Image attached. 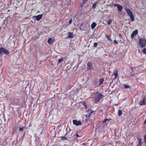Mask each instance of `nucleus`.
Listing matches in <instances>:
<instances>
[{
  "mask_svg": "<svg viewBox=\"0 0 146 146\" xmlns=\"http://www.w3.org/2000/svg\"><path fill=\"white\" fill-rule=\"evenodd\" d=\"M103 95L98 92L95 93L94 100L96 103H98L99 101L103 97Z\"/></svg>",
  "mask_w": 146,
  "mask_h": 146,
  "instance_id": "1",
  "label": "nucleus"
},
{
  "mask_svg": "<svg viewBox=\"0 0 146 146\" xmlns=\"http://www.w3.org/2000/svg\"><path fill=\"white\" fill-rule=\"evenodd\" d=\"M139 44L141 48H143L146 45V38H141L139 39Z\"/></svg>",
  "mask_w": 146,
  "mask_h": 146,
  "instance_id": "2",
  "label": "nucleus"
},
{
  "mask_svg": "<svg viewBox=\"0 0 146 146\" xmlns=\"http://www.w3.org/2000/svg\"><path fill=\"white\" fill-rule=\"evenodd\" d=\"M3 54H9V51L5 48L1 47L0 48V54L3 55Z\"/></svg>",
  "mask_w": 146,
  "mask_h": 146,
  "instance_id": "3",
  "label": "nucleus"
},
{
  "mask_svg": "<svg viewBox=\"0 0 146 146\" xmlns=\"http://www.w3.org/2000/svg\"><path fill=\"white\" fill-rule=\"evenodd\" d=\"M73 123L76 126L81 125L82 124L81 122L80 121H78L76 120H73Z\"/></svg>",
  "mask_w": 146,
  "mask_h": 146,
  "instance_id": "4",
  "label": "nucleus"
},
{
  "mask_svg": "<svg viewBox=\"0 0 146 146\" xmlns=\"http://www.w3.org/2000/svg\"><path fill=\"white\" fill-rule=\"evenodd\" d=\"M146 104V98H144L140 101L139 104L141 106L145 105Z\"/></svg>",
  "mask_w": 146,
  "mask_h": 146,
  "instance_id": "5",
  "label": "nucleus"
},
{
  "mask_svg": "<svg viewBox=\"0 0 146 146\" xmlns=\"http://www.w3.org/2000/svg\"><path fill=\"white\" fill-rule=\"evenodd\" d=\"M138 32L137 30L136 29L132 32L131 36V38H133L134 36L137 34Z\"/></svg>",
  "mask_w": 146,
  "mask_h": 146,
  "instance_id": "6",
  "label": "nucleus"
},
{
  "mask_svg": "<svg viewBox=\"0 0 146 146\" xmlns=\"http://www.w3.org/2000/svg\"><path fill=\"white\" fill-rule=\"evenodd\" d=\"M114 5L115 7H117L118 10L119 11L121 12L122 10L123 7L121 5L117 4H115Z\"/></svg>",
  "mask_w": 146,
  "mask_h": 146,
  "instance_id": "7",
  "label": "nucleus"
},
{
  "mask_svg": "<svg viewBox=\"0 0 146 146\" xmlns=\"http://www.w3.org/2000/svg\"><path fill=\"white\" fill-rule=\"evenodd\" d=\"M87 66L88 67V70H91L92 69V66L91 63L90 62H88L87 64Z\"/></svg>",
  "mask_w": 146,
  "mask_h": 146,
  "instance_id": "8",
  "label": "nucleus"
},
{
  "mask_svg": "<svg viewBox=\"0 0 146 146\" xmlns=\"http://www.w3.org/2000/svg\"><path fill=\"white\" fill-rule=\"evenodd\" d=\"M126 11L127 13L130 16L133 15V13L129 9L126 8Z\"/></svg>",
  "mask_w": 146,
  "mask_h": 146,
  "instance_id": "9",
  "label": "nucleus"
},
{
  "mask_svg": "<svg viewBox=\"0 0 146 146\" xmlns=\"http://www.w3.org/2000/svg\"><path fill=\"white\" fill-rule=\"evenodd\" d=\"M42 14L38 15L37 16H35L34 17L36 19L37 21H38L42 18Z\"/></svg>",
  "mask_w": 146,
  "mask_h": 146,
  "instance_id": "10",
  "label": "nucleus"
},
{
  "mask_svg": "<svg viewBox=\"0 0 146 146\" xmlns=\"http://www.w3.org/2000/svg\"><path fill=\"white\" fill-rule=\"evenodd\" d=\"M93 110H89L88 111V113L86 115V117H89L93 113Z\"/></svg>",
  "mask_w": 146,
  "mask_h": 146,
  "instance_id": "11",
  "label": "nucleus"
},
{
  "mask_svg": "<svg viewBox=\"0 0 146 146\" xmlns=\"http://www.w3.org/2000/svg\"><path fill=\"white\" fill-rule=\"evenodd\" d=\"M113 73L115 76V78H117L118 76V71L117 70H113Z\"/></svg>",
  "mask_w": 146,
  "mask_h": 146,
  "instance_id": "12",
  "label": "nucleus"
},
{
  "mask_svg": "<svg viewBox=\"0 0 146 146\" xmlns=\"http://www.w3.org/2000/svg\"><path fill=\"white\" fill-rule=\"evenodd\" d=\"M96 23L95 22H93L91 25V27L92 29H94L96 26Z\"/></svg>",
  "mask_w": 146,
  "mask_h": 146,
  "instance_id": "13",
  "label": "nucleus"
},
{
  "mask_svg": "<svg viewBox=\"0 0 146 146\" xmlns=\"http://www.w3.org/2000/svg\"><path fill=\"white\" fill-rule=\"evenodd\" d=\"M73 34L72 33L69 32L68 34V36L69 38H72L73 37Z\"/></svg>",
  "mask_w": 146,
  "mask_h": 146,
  "instance_id": "14",
  "label": "nucleus"
},
{
  "mask_svg": "<svg viewBox=\"0 0 146 146\" xmlns=\"http://www.w3.org/2000/svg\"><path fill=\"white\" fill-rule=\"evenodd\" d=\"M109 120L108 119H107L104 121L103 122L104 123H105L106 124H107L109 123Z\"/></svg>",
  "mask_w": 146,
  "mask_h": 146,
  "instance_id": "15",
  "label": "nucleus"
},
{
  "mask_svg": "<svg viewBox=\"0 0 146 146\" xmlns=\"http://www.w3.org/2000/svg\"><path fill=\"white\" fill-rule=\"evenodd\" d=\"M48 42L49 44H51L53 43V42L52 41L51 38H50L48 39Z\"/></svg>",
  "mask_w": 146,
  "mask_h": 146,
  "instance_id": "16",
  "label": "nucleus"
},
{
  "mask_svg": "<svg viewBox=\"0 0 146 146\" xmlns=\"http://www.w3.org/2000/svg\"><path fill=\"white\" fill-rule=\"evenodd\" d=\"M104 80L103 79H101L99 80V86H100L103 83V82L104 81Z\"/></svg>",
  "mask_w": 146,
  "mask_h": 146,
  "instance_id": "17",
  "label": "nucleus"
},
{
  "mask_svg": "<svg viewBox=\"0 0 146 146\" xmlns=\"http://www.w3.org/2000/svg\"><path fill=\"white\" fill-rule=\"evenodd\" d=\"M141 139H139V142L138 144L137 145V146H141Z\"/></svg>",
  "mask_w": 146,
  "mask_h": 146,
  "instance_id": "18",
  "label": "nucleus"
},
{
  "mask_svg": "<svg viewBox=\"0 0 146 146\" xmlns=\"http://www.w3.org/2000/svg\"><path fill=\"white\" fill-rule=\"evenodd\" d=\"M130 17L131 20L132 21H133L134 20V18L133 16V15L129 16Z\"/></svg>",
  "mask_w": 146,
  "mask_h": 146,
  "instance_id": "19",
  "label": "nucleus"
},
{
  "mask_svg": "<svg viewBox=\"0 0 146 146\" xmlns=\"http://www.w3.org/2000/svg\"><path fill=\"white\" fill-rule=\"evenodd\" d=\"M112 22V20L111 19L109 20L108 22V24L109 25H110Z\"/></svg>",
  "mask_w": 146,
  "mask_h": 146,
  "instance_id": "20",
  "label": "nucleus"
},
{
  "mask_svg": "<svg viewBox=\"0 0 146 146\" xmlns=\"http://www.w3.org/2000/svg\"><path fill=\"white\" fill-rule=\"evenodd\" d=\"M97 2H96L95 3L93 4V5L92 7L93 8H95L96 6Z\"/></svg>",
  "mask_w": 146,
  "mask_h": 146,
  "instance_id": "21",
  "label": "nucleus"
},
{
  "mask_svg": "<svg viewBox=\"0 0 146 146\" xmlns=\"http://www.w3.org/2000/svg\"><path fill=\"white\" fill-rule=\"evenodd\" d=\"M122 114V111L120 110H118V115L119 116H120Z\"/></svg>",
  "mask_w": 146,
  "mask_h": 146,
  "instance_id": "22",
  "label": "nucleus"
},
{
  "mask_svg": "<svg viewBox=\"0 0 146 146\" xmlns=\"http://www.w3.org/2000/svg\"><path fill=\"white\" fill-rule=\"evenodd\" d=\"M63 60V58H62L60 59H59L58 60V62L59 63H60Z\"/></svg>",
  "mask_w": 146,
  "mask_h": 146,
  "instance_id": "23",
  "label": "nucleus"
},
{
  "mask_svg": "<svg viewBox=\"0 0 146 146\" xmlns=\"http://www.w3.org/2000/svg\"><path fill=\"white\" fill-rule=\"evenodd\" d=\"M61 139L63 140H66L67 139V138L65 137H62L61 138Z\"/></svg>",
  "mask_w": 146,
  "mask_h": 146,
  "instance_id": "24",
  "label": "nucleus"
},
{
  "mask_svg": "<svg viewBox=\"0 0 146 146\" xmlns=\"http://www.w3.org/2000/svg\"><path fill=\"white\" fill-rule=\"evenodd\" d=\"M123 86L125 88H129V86L128 85L123 84Z\"/></svg>",
  "mask_w": 146,
  "mask_h": 146,
  "instance_id": "25",
  "label": "nucleus"
},
{
  "mask_svg": "<svg viewBox=\"0 0 146 146\" xmlns=\"http://www.w3.org/2000/svg\"><path fill=\"white\" fill-rule=\"evenodd\" d=\"M143 53L146 54V49L144 48L143 50Z\"/></svg>",
  "mask_w": 146,
  "mask_h": 146,
  "instance_id": "26",
  "label": "nucleus"
},
{
  "mask_svg": "<svg viewBox=\"0 0 146 146\" xmlns=\"http://www.w3.org/2000/svg\"><path fill=\"white\" fill-rule=\"evenodd\" d=\"M106 36L107 38H108V39L109 40H111V38H110V37L109 36H108V35H106Z\"/></svg>",
  "mask_w": 146,
  "mask_h": 146,
  "instance_id": "27",
  "label": "nucleus"
},
{
  "mask_svg": "<svg viewBox=\"0 0 146 146\" xmlns=\"http://www.w3.org/2000/svg\"><path fill=\"white\" fill-rule=\"evenodd\" d=\"M98 43L96 42H95L94 43V46L95 47H96L98 45Z\"/></svg>",
  "mask_w": 146,
  "mask_h": 146,
  "instance_id": "28",
  "label": "nucleus"
},
{
  "mask_svg": "<svg viewBox=\"0 0 146 146\" xmlns=\"http://www.w3.org/2000/svg\"><path fill=\"white\" fill-rule=\"evenodd\" d=\"M72 19H70V20H69V24H71L72 23Z\"/></svg>",
  "mask_w": 146,
  "mask_h": 146,
  "instance_id": "29",
  "label": "nucleus"
},
{
  "mask_svg": "<svg viewBox=\"0 0 146 146\" xmlns=\"http://www.w3.org/2000/svg\"><path fill=\"white\" fill-rule=\"evenodd\" d=\"M23 128H22V127H20L19 128V131H23Z\"/></svg>",
  "mask_w": 146,
  "mask_h": 146,
  "instance_id": "30",
  "label": "nucleus"
},
{
  "mask_svg": "<svg viewBox=\"0 0 146 146\" xmlns=\"http://www.w3.org/2000/svg\"><path fill=\"white\" fill-rule=\"evenodd\" d=\"M76 136L77 137H81V136L79 135L78 133H77L76 134Z\"/></svg>",
  "mask_w": 146,
  "mask_h": 146,
  "instance_id": "31",
  "label": "nucleus"
},
{
  "mask_svg": "<svg viewBox=\"0 0 146 146\" xmlns=\"http://www.w3.org/2000/svg\"><path fill=\"white\" fill-rule=\"evenodd\" d=\"M144 141L146 143V135H145L144 137Z\"/></svg>",
  "mask_w": 146,
  "mask_h": 146,
  "instance_id": "32",
  "label": "nucleus"
},
{
  "mask_svg": "<svg viewBox=\"0 0 146 146\" xmlns=\"http://www.w3.org/2000/svg\"><path fill=\"white\" fill-rule=\"evenodd\" d=\"M114 42L116 44H117L118 43V42H117L115 40H114Z\"/></svg>",
  "mask_w": 146,
  "mask_h": 146,
  "instance_id": "33",
  "label": "nucleus"
},
{
  "mask_svg": "<svg viewBox=\"0 0 146 146\" xmlns=\"http://www.w3.org/2000/svg\"><path fill=\"white\" fill-rule=\"evenodd\" d=\"M84 105L86 107V104L84 103Z\"/></svg>",
  "mask_w": 146,
  "mask_h": 146,
  "instance_id": "34",
  "label": "nucleus"
},
{
  "mask_svg": "<svg viewBox=\"0 0 146 146\" xmlns=\"http://www.w3.org/2000/svg\"><path fill=\"white\" fill-rule=\"evenodd\" d=\"M144 123L145 124H146V119L145 120V121L144 122Z\"/></svg>",
  "mask_w": 146,
  "mask_h": 146,
  "instance_id": "35",
  "label": "nucleus"
},
{
  "mask_svg": "<svg viewBox=\"0 0 146 146\" xmlns=\"http://www.w3.org/2000/svg\"><path fill=\"white\" fill-rule=\"evenodd\" d=\"M83 1L84 2V3H85L86 1Z\"/></svg>",
  "mask_w": 146,
  "mask_h": 146,
  "instance_id": "36",
  "label": "nucleus"
},
{
  "mask_svg": "<svg viewBox=\"0 0 146 146\" xmlns=\"http://www.w3.org/2000/svg\"><path fill=\"white\" fill-rule=\"evenodd\" d=\"M83 1L84 2V3H85L86 1Z\"/></svg>",
  "mask_w": 146,
  "mask_h": 146,
  "instance_id": "37",
  "label": "nucleus"
},
{
  "mask_svg": "<svg viewBox=\"0 0 146 146\" xmlns=\"http://www.w3.org/2000/svg\"><path fill=\"white\" fill-rule=\"evenodd\" d=\"M83 1L84 2V3H85L86 1Z\"/></svg>",
  "mask_w": 146,
  "mask_h": 146,
  "instance_id": "38",
  "label": "nucleus"
}]
</instances>
